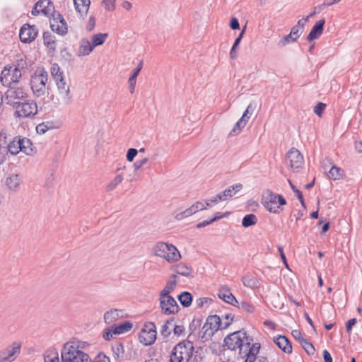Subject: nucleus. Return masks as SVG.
<instances>
[{"mask_svg": "<svg viewBox=\"0 0 362 362\" xmlns=\"http://www.w3.org/2000/svg\"><path fill=\"white\" fill-rule=\"evenodd\" d=\"M223 342L224 346L231 351L238 349L240 356L245 358V362H269L267 357L257 356L261 348L260 344L253 343V338L248 336L243 329L228 334Z\"/></svg>", "mask_w": 362, "mask_h": 362, "instance_id": "f257e3e1", "label": "nucleus"}, {"mask_svg": "<svg viewBox=\"0 0 362 362\" xmlns=\"http://www.w3.org/2000/svg\"><path fill=\"white\" fill-rule=\"evenodd\" d=\"M194 351L193 343L189 340H183L173 349L170 362H189L193 357Z\"/></svg>", "mask_w": 362, "mask_h": 362, "instance_id": "f03ea898", "label": "nucleus"}, {"mask_svg": "<svg viewBox=\"0 0 362 362\" xmlns=\"http://www.w3.org/2000/svg\"><path fill=\"white\" fill-rule=\"evenodd\" d=\"M48 74L43 67H38L30 78V88L36 97H42L46 93Z\"/></svg>", "mask_w": 362, "mask_h": 362, "instance_id": "7ed1b4c3", "label": "nucleus"}, {"mask_svg": "<svg viewBox=\"0 0 362 362\" xmlns=\"http://www.w3.org/2000/svg\"><path fill=\"white\" fill-rule=\"evenodd\" d=\"M155 255L162 257L168 262H177L181 258V255L177 247L170 243L158 242L153 246Z\"/></svg>", "mask_w": 362, "mask_h": 362, "instance_id": "20e7f679", "label": "nucleus"}, {"mask_svg": "<svg viewBox=\"0 0 362 362\" xmlns=\"http://www.w3.org/2000/svg\"><path fill=\"white\" fill-rule=\"evenodd\" d=\"M28 98V94L24 88L13 85L9 86L5 92L4 100L6 104L13 108L16 105L19 106V103L25 100Z\"/></svg>", "mask_w": 362, "mask_h": 362, "instance_id": "39448f33", "label": "nucleus"}, {"mask_svg": "<svg viewBox=\"0 0 362 362\" xmlns=\"http://www.w3.org/2000/svg\"><path fill=\"white\" fill-rule=\"evenodd\" d=\"M62 362H88L89 356L72 345L66 344L61 352Z\"/></svg>", "mask_w": 362, "mask_h": 362, "instance_id": "423d86ee", "label": "nucleus"}, {"mask_svg": "<svg viewBox=\"0 0 362 362\" xmlns=\"http://www.w3.org/2000/svg\"><path fill=\"white\" fill-rule=\"evenodd\" d=\"M286 204V201L282 195L274 194L269 189L263 195V204L269 212L279 213L280 206Z\"/></svg>", "mask_w": 362, "mask_h": 362, "instance_id": "0eeeda50", "label": "nucleus"}, {"mask_svg": "<svg viewBox=\"0 0 362 362\" xmlns=\"http://www.w3.org/2000/svg\"><path fill=\"white\" fill-rule=\"evenodd\" d=\"M22 74L21 69L16 66L12 69V66H6L1 71L0 81L4 86L9 87L13 85H17L21 78Z\"/></svg>", "mask_w": 362, "mask_h": 362, "instance_id": "6e6552de", "label": "nucleus"}, {"mask_svg": "<svg viewBox=\"0 0 362 362\" xmlns=\"http://www.w3.org/2000/svg\"><path fill=\"white\" fill-rule=\"evenodd\" d=\"M222 325L221 317L216 315H209L202 327L203 334L202 338L205 341L208 340L214 334L215 332L224 329Z\"/></svg>", "mask_w": 362, "mask_h": 362, "instance_id": "1a4fd4ad", "label": "nucleus"}, {"mask_svg": "<svg viewBox=\"0 0 362 362\" xmlns=\"http://www.w3.org/2000/svg\"><path fill=\"white\" fill-rule=\"evenodd\" d=\"M156 327L153 322H148L144 324L139 334V341L145 346L153 344L156 339Z\"/></svg>", "mask_w": 362, "mask_h": 362, "instance_id": "9d476101", "label": "nucleus"}, {"mask_svg": "<svg viewBox=\"0 0 362 362\" xmlns=\"http://www.w3.org/2000/svg\"><path fill=\"white\" fill-rule=\"evenodd\" d=\"M22 344L15 341L0 351V362H13L19 356Z\"/></svg>", "mask_w": 362, "mask_h": 362, "instance_id": "9b49d317", "label": "nucleus"}, {"mask_svg": "<svg viewBox=\"0 0 362 362\" xmlns=\"http://www.w3.org/2000/svg\"><path fill=\"white\" fill-rule=\"evenodd\" d=\"M16 110L15 115L18 117H30L35 116L37 112V105L33 100H28V98L19 103V106L13 107Z\"/></svg>", "mask_w": 362, "mask_h": 362, "instance_id": "f8f14e48", "label": "nucleus"}, {"mask_svg": "<svg viewBox=\"0 0 362 362\" xmlns=\"http://www.w3.org/2000/svg\"><path fill=\"white\" fill-rule=\"evenodd\" d=\"M50 18V28L52 31L60 35H65L68 31L66 21L59 12L52 13Z\"/></svg>", "mask_w": 362, "mask_h": 362, "instance_id": "ddd939ff", "label": "nucleus"}, {"mask_svg": "<svg viewBox=\"0 0 362 362\" xmlns=\"http://www.w3.org/2000/svg\"><path fill=\"white\" fill-rule=\"evenodd\" d=\"M160 308L164 315H174L178 313L180 308L175 298L169 296L168 297H159Z\"/></svg>", "mask_w": 362, "mask_h": 362, "instance_id": "4468645a", "label": "nucleus"}, {"mask_svg": "<svg viewBox=\"0 0 362 362\" xmlns=\"http://www.w3.org/2000/svg\"><path fill=\"white\" fill-rule=\"evenodd\" d=\"M38 34V29L35 25H30V24H24L19 33V37L22 42L30 43L34 41Z\"/></svg>", "mask_w": 362, "mask_h": 362, "instance_id": "2eb2a0df", "label": "nucleus"}, {"mask_svg": "<svg viewBox=\"0 0 362 362\" xmlns=\"http://www.w3.org/2000/svg\"><path fill=\"white\" fill-rule=\"evenodd\" d=\"M286 157L292 168H298L303 162V155L296 148H291L286 153Z\"/></svg>", "mask_w": 362, "mask_h": 362, "instance_id": "dca6fc26", "label": "nucleus"}, {"mask_svg": "<svg viewBox=\"0 0 362 362\" xmlns=\"http://www.w3.org/2000/svg\"><path fill=\"white\" fill-rule=\"evenodd\" d=\"M325 24V20L324 18L316 22L307 36V40L311 42L313 40L318 39L322 34Z\"/></svg>", "mask_w": 362, "mask_h": 362, "instance_id": "f3484780", "label": "nucleus"}, {"mask_svg": "<svg viewBox=\"0 0 362 362\" xmlns=\"http://www.w3.org/2000/svg\"><path fill=\"white\" fill-rule=\"evenodd\" d=\"M60 94L63 95V100L66 104H69L71 100L69 86L66 83L64 78L55 82Z\"/></svg>", "mask_w": 362, "mask_h": 362, "instance_id": "a211bd4d", "label": "nucleus"}, {"mask_svg": "<svg viewBox=\"0 0 362 362\" xmlns=\"http://www.w3.org/2000/svg\"><path fill=\"white\" fill-rule=\"evenodd\" d=\"M35 4L42 14L45 16H52V13H57L54 10L52 2L49 0H39Z\"/></svg>", "mask_w": 362, "mask_h": 362, "instance_id": "6ab92c4d", "label": "nucleus"}, {"mask_svg": "<svg viewBox=\"0 0 362 362\" xmlns=\"http://www.w3.org/2000/svg\"><path fill=\"white\" fill-rule=\"evenodd\" d=\"M218 296L228 304L238 306V301L228 288L223 287L218 290Z\"/></svg>", "mask_w": 362, "mask_h": 362, "instance_id": "aec40b11", "label": "nucleus"}, {"mask_svg": "<svg viewBox=\"0 0 362 362\" xmlns=\"http://www.w3.org/2000/svg\"><path fill=\"white\" fill-rule=\"evenodd\" d=\"M274 341L284 353L291 354L292 352L291 344L285 336L279 335L274 338Z\"/></svg>", "mask_w": 362, "mask_h": 362, "instance_id": "412c9836", "label": "nucleus"}, {"mask_svg": "<svg viewBox=\"0 0 362 362\" xmlns=\"http://www.w3.org/2000/svg\"><path fill=\"white\" fill-rule=\"evenodd\" d=\"M243 188L242 184H235L226 188L223 192L219 194L218 199L222 202L230 199L236 192L241 190Z\"/></svg>", "mask_w": 362, "mask_h": 362, "instance_id": "4be33fe9", "label": "nucleus"}, {"mask_svg": "<svg viewBox=\"0 0 362 362\" xmlns=\"http://www.w3.org/2000/svg\"><path fill=\"white\" fill-rule=\"evenodd\" d=\"M170 278L172 280H170L167 282L164 288L160 292L159 297L163 298V297H168L171 292H173L177 285V276L175 274H173Z\"/></svg>", "mask_w": 362, "mask_h": 362, "instance_id": "5701e85b", "label": "nucleus"}, {"mask_svg": "<svg viewBox=\"0 0 362 362\" xmlns=\"http://www.w3.org/2000/svg\"><path fill=\"white\" fill-rule=\"evenodd\" d=\"M122 317V310L111 309L104 314V321L106 324H111Z\"/></svg>", "mask_w": 362, "mask_h": 362, "instance_id": "b1692460", "label": "nucleus"}, {"mask_svg": "<svg viewBox=\"0 0 362 362\" xmlns=\"http://www.w3.org/2000/svg\"><path fill=\"white\" fill-rule=\"evenodd\" d=\"M18 145H20L21 151L25 153L26 155H32L34 152L33 145L32 141L28 138L18 137Z\"/></svg>", "mask_w": 362, "mask_h": 362, "instance_id": "393cba45", "label": "nucleus"}, {"mask_svg": "<svg viewBox=\"0 0 362 362\" xmlns=\"http://www.w3.org/2000/svg\"><path fill=\"white\" fill-rule=\"evenodd\" d=\"M76 11L81 16L86 15L90 4V0H73Z\"/></svg>", "mask_w": 362, "mask_h": 362, "instance_id": "a878e982", "label": "nucleus"}, {"mask_svg": "<svg viewBox=\"0 0 362 362\" xmlns=\"http://www.w3.org/2000/svg\"><path fill=\"white\" fill-rule=\"evenodd\" d=\"M43 42L44 45L50 50L54 52L56 50V39L51 33L47 31L43 33Z\"/></svg>", "mask_w": 362, "mask_h": 362, "instance_id": "bb28decb", "label": "nucleus"}, {"mask_svg": "<svg viewBox=\"0 0 362 362\" xmlns=\"http://www.w3.org/2000/svg\"><path fill=\"white\" fill-rule=\"evenodd\" d=\"M94 49L91 45V43L87 39H82L81 45L78 50V56H86L88 55Z\"/></svg>", "mask_w": 362, "mask_h": 362, "instance_id": "cd10ccee", "label": "nucleus"}, {"mask_svg": "<svg viewBox=\"0 0 362 362\" xmlns=\"http://www.w3.org/2000/svg\"><path fill=\"white\" fill-rule=\"evenodd\" d=\"M112 326L114 328L115 334H120L131 330L133 325L129 321H125L120 324H114Z\"/></svg>", "mask_w": 362, "mask_h": 362, "instance_id": "c85d7f7f", "label": "nucleus"}, {"mask_svg": "<svg viewBox=\"0 0 362 362\" xmlns=\"http://www.w3.org/2000/svg\"><path fill=\"white\" fill-rule=\"evenodd\" d=\"M21 183V178L18 175L13 174L6 178V184L11 190L16 191Z\"/></svg>", "mask_w": 362, "mask_h": 362, "instance_id": "c756f323", "label": "nucleus"}, {"mask_svg": "<svg viewBox=\"0 0 362 362\" xmlns=\"http://www.w3.org/2000/svg\"><path fill=\"white\" fill-rule=\"evenodd\" d=\"M44 362H59V354L56 349H49L45 352Z\"/></svg>", "mask_w": 362, "mask_h": 362, "instance_id": "7c9ffc66", "label": "nucleus"}, {"mask_svg": "<svg viewBox=\"0 0 362 362\" xmlns=\"http://www.w3.org/2000/svg\"><path fill=\"white\" fill-rule=\"evenodd\" d=\"M177 299L183 307L188 308L192 304L193 297L189 292L184 291L177 296Z\"/></svg>", "mask_w": 362, "mask_h": 362, "instance_id": "2f4dec72", "label": "nucleus"}, {"mask_svg": "<svg viewBox=\"0 0 362 362\" xmlns=\"http://www.w3.org/2000/svg\"><path fill=\"white\" fill-rule=\"evenodd\" d=\"M18 137H15L13 140L8 144L6 141V148L8 153L16 156L21 151L20 145H18Z\"/></svg>", "mask_w": 362, "mask_h": 362, "instance_id": "473e14b6", "label": "nucleus"}, {"mask_svg": "<svg viewBox=\"0 0 362 362\" xmlns=\"http://www.w3.org/2000/svg\"><path fill=\"white\" fill-rule=\"evenodd\" d=\"M344 175V171L343 169L336 165H333L328 173V177L333 180H337L342 178Z\"/></svg>", "mask_w": 362, "mask_h": 362, "instance_id": "72a5a7b5", "label": "nucleus"}, {"mask_svg": "<svg viewBox=\"0 0 362 362\" xmlns=\"http://www.w3.org/2000/svg\"><path fill=\"white\" fill-rule=\"evenodd\" d=\"M8 155L6 148V136L3 134H0V165L6 161Z\"/></svg>", "mask_w": 362, "mask_h": 362, "instance_id": "f704fd0d", "label": "nucleus"}, {"mask_svg": "<svg viewBox=\"0 0 362 362\" xmlns=\"http://www.w3.org/2000/svg\"><path fill=\"white\" fill-rule=\"evenodd\" d=\"M108 37L107 33H97L92 37L91 45L95 48L102 45Z\"/></svg>", "mask_w": 362, "mask_h": 362, "instance_id": "c9c22d12", "label": "nucleus"}, {"mask_svg": "<svg viewBox=\"0 0 362 362\" xmlns=\"http://www.w3.org/2000/svg\"><path fill=\"white\" fill-rule=\"evenodd\" d=\"M247 123V119H244L243 118H240L239 120L235 124L233 129L230 132L228 136H233L234 135L238 134L241 129H243L246 124Z\"/></svg>", "mask_w": 362, "mask_h": 362, "instance_id": "e433bc0d", "label": "nucleus"}, {"mask_svg": "<svg viewBox=\"0 0 362 362\" xmlns=\"http://www.w3.org/2000/svg\"><path fill=\"white\" fill-rule=\"evenodd\" d=\"M175 272L181 276H189L192 272V269L184 263H180L175 267Z\"/></svg>", "mask_w": 362, "mask_h": 362, "instance_id": "4c0bfd02", "label": "nucleus"}, {"mask_svg": "<svg viewBox=\"0 0 362 362\" xmlns=\"http://www.w3.org/2000/svg\"><path fill=\"white\" fill-rule=\"evenodd\" d=\"M112 352L117 358H123L124 357L125 351L124 345L122 342H116L112 347Z\"/></svg>", "mask_w": 362, "mask_h": 362, "instance_id": "58836bf2", "label": "nucleus"}, {"mask_svg": "<svg viewBox=\"0 0 362 362\" xmlns=\"http://www.w3.org/2000/svg\"><path fill=\"white\" fill-rule=\"evenodd\" d=\"M51 75L55 82L64 78L63 71L57 64H53L50 69Z\"/></svg>", "mask_w": 362, "mask_h": 362, "instance_id": "ea45409f", "label": "nucleus"}, {"mask_svg": "<svg viewBox=\"0 0 362 362\" xmlns=\"http://www.w3.org/2000/svg\"><path fill=\"white\" fill-rule=\"evenodd\" d=\"M257 223V218L253 214L245 215L242 220V226L245 228L254 226Z\"/></svg>", "mask_w": 362, "mask_h": 362, "instance_id": "a19ab883", "label": "nucleus"}, {"mask_svg": "<svg viewBox=\"0 0 362 362\" xmlns=\"http://www.w3.org/2000/svg\"><path fill=\"white\" fill-rule=\"evenodd\" d=\"M124 180L122 175H116L113 180H112L107 185V191L110 192L114 190L118 185H119Z\"/></svg>", "mask_w": 362, "mask_h": 362, "instance_id": "79ce46f5", "label": "nucleus"}, {"mask_svg": "<svg viewBox=\"0 0 362 362\" xmlns=\"http://www.w3.org/2000/svg\"><path fill=\"white\" fill-rule=\"evenodd\" d=\"M243 284L244 286L249 288H255L257 286V280L252 276L246 275L242 279Z\"/></svg>", "mask_w": 362, "mask_h": 362, "instance_id": "37998d69", "label": "nucleus"}, {"mask_svg": "<svg viewBox=\"0 0 362 362\" xmlns=\"http://www.w3.org/2000/svg\"><path fill=\"white\" fill-rule=\"evenodd\" d=\"M300 344L308 355L314 354L315 347L307 339H302Z\"/></svg>", "mask_w": 362, "mask_h": 362, "instance_id": "c03bdc74", "label": "nucleus"}, {"mask_svg": "<svg viewBox=\"0 0 362 362\" xmlns=\"http://www.w3.org/2000/svg\"><path fill=\"white\" fill-rule=\"evenodd\" d=\"M202 320L200 317H194L192 322L189 324V328L190 334L194 333L201 326Z\"/></svg>", "mask_w": 362, "mask_h": 362, "instance_id": "a18cd8bd", "label": "nucleus"}, {"mask_svg": "<svg viewBox=\"0 0 362 362\" xmlns=\"http://www.w3.org/2000/svg\"><path fill=\"white\" fill-rule=\"evenodd\" d=\"M297 40L294 39L291 33L283 37L277 43L278 47H283L291 42H296Z\"/></svg>", "mask_w": 362, "mask_h": 362, "instance_id": "49530a36", "label": "nucleus"}, {"mask_svg": "<svg viewBox=\"0 0 362 362\" xmlns=\"http://www.w3.org/2000/svg\"><path fill=\"white\" fill-rule=\"evenodd\" d=\"M237 307L247 312V313H253L255 310V307L247 301H242L240 305H239L238 304Z\"/></svg>", "mask_w": 362, "mask_h": 362, "instance_id": "de8ad7c7", "label": "nucleus"}, {"mask_svg": "<svg viewBox=\"0 0 362 362\" xmlns=\"http://www.w3.org/2000/svg\"><path fill=\"white\" fill-rule=\"evenodd\" d=\"M138 75H139V74H138L137 71H133L132 74L129 78L128 83H129V90H130V93H133L134 91L135 86H136V78H137Z\"/></svg>", "mask_w": 362, "mask_h": 362, "instance_id": "09e8293b", "label": "nucleus"}, {"mask_svg": "<svg viewBox=\"0 0 362 362\" xmlns=\"http://www.w3.org/2000/svg\"><path fill=\"white\" fill-rule=\"evenodd\" d=\"M51 123L49 122H42L41 124H39L36 127V132L40 134H45L48 129H51Z\"/></svg>", "mask_w": 362, "mask_h": 362, "instance_id": "8fccbe9b", "label": "nucleus"}, {"mask_svg": "<svg viewBox=\"0 0 362 362\" xmlns=\"http://www.w3.org/2000/svg\"><path fill=\"white\" fill-rule=\"evenodd\" d=\"M255 106L253 105L252 103H250L247 109L245 110V111L244 112L243 115H242L241 118H243L244 119H247V120L250 119V117H251V115H252L254 110H255Z\"/></svg>", "mask_w": 362, "mask_h": 362, "instance_id": "3c124183", "label": "nucleus"}, {"mask_svg": "<svg viewBox=\"0 0 362 362\" xmlns=\"http://www.w3.org/2000/svg\"><path fill=\"white\" fill-rule=\"evenodd\" d=\"M304 30L300 29L298 25H294L291 28L290 33L292 35L294 39L297 40L301 35Z\"/></svg>", "mask_w": 362, "mask_h": 362, "instance_id": "603ef678", "label": "nucleus"}, {"mask_svg": "<svg viewBox=\"0 0 362 362\" xmlns=\"http://www.w3.org/2000/svg\"><path fill=\"white\" fill-rule=\"evenodd\" d=\"M103 4L106 10L112 11L115 8V0H103Z\"/></svg>", "mask_w": 362, "mask_h": 362, "instance_id": "864d4df0", "label": "nucleus"}, {"mask_svg": "<svg viewBox=\"0 0 362 362\" xmlns=\"http://www.w3.org/2000/svg\"><path fill=\"white\" fill-rule=\"evenodd\" d=\"M138 153V151L136 148H130L128 149L126 157L129 162L134 160V158Z\"/></svg>", "mask_w": 362, "mask_h": 362, "instance_id": "5fc2aeb1", "label": "nucleus"}, {"mask_svg": "<svg viewBox=\"0 0 362 362\" xmlns=\"http://www.w3.org/2000/svg\"><path fill=\"white\" fill-rule=\"evenodd\" d=\"M113 334H115L114 328L111 326L104 331L103 338L105 340L109 341L113 337Z\"/></svg>", "mask_w": 362, "mask_h": 362, "instance_id": "6e6d98bb", "label": "nucleus"}, {"mask_svg": "<svg viewBox=\"0 0 362 362\" xmlns=\"http://www.w3.org/2000/svg\"><path fill=\"white\" fill-rule=\"evenodd\" d=\"M95 18L93 16H90L87 22V25L86 26V29L88 32L92 31L95 26Z\"/></svg>", "mask_w": 362, "mask_h": 362, "instance_id": "4d7b16f0", "label": "nucleus"}, {"mask_svg": "<svg viewBox=\"0 0 362 362\" xmlns=\"http://www.w3.org/2000/svg\"><path fill=\"white\" fill-rule=\"evenodd\" d=\"M221 319L226 320L224 322L223 328L226 329L233 322V317L230 313H226L223 315L221 317Z\"/></svg>", "mask_w": 362, "mask_h": 362, "instance_id": "13d9d810", "label": "nucleus"}, {"mask_svg": "<svg viewBox=\"0 0 362 362\" xmlns=\"http://www.w3.org/2000/svg\"><path fill=\"white\" fill-rule=\"evenodd\" d=\"M326 107V105L321 102H319L314 108V112L318 115L321 116L322 112L325 110Z\"/></svg>", "mask_w": 362, "mask_h": 362, "instance_id": "bf43d9fd", "label": "nucleus"}, {"mask_svg": "<svg viewBox=\"0 0 362 362\" xmlns=\"http://www.w3.org/2000/svg\"><path fill=\"white\" fill-rule=\"evenodd\" d=\"M357 322L356 318H351L349 320H348L346 323V329L347 333L350 334L352 330L353 326H354Z\"/></svg>", "mask_w": 362, "mask_h": 362, "instance_id": "052dcab7", "label": "nucleus"}, {"mask_svg": "<svg viewBox=\"0 0 362 362\" xmlns=\"http://www.w3.org/2000/svg\"><path fill=\"white\" fill-rule=\"evenodd\" d=\"M147 161H148V158H142L141 160H137L134 163V170L136 171L139 170L143 165H144L147 163Z\"/></svg>", "mask_w": 362, "mask_h": 362, "instance_id": "680f3d73", "label": "nucleus"}, {"mask_svg": "<svg viewBox=\"0 0 362 362\" xmlns=\"http://www.w3.org/2000/svg\"><path fill=\"white\" fill-rule=\"evenodd\" d=\"M208 302H211V299L209 298H199L196 300V305L197 308H201Z\"/></svg>", "mask_w": 362, "mask_h": 362, "instance_id": "e2e57ef3", "label": "nucleus"}, {"mask_svg": "<svg viewBox=\"0 0 362 362\" xmlns=\"http://www.w3.org/2000/svg\"><path fill=\"white\" fill-rule=\"evenodd\" d=\"M245 28H246V25L244 27V28L242 30V31L240 33V34L238 35V36L236 37V39L235 40V42L233 45V49H237V47H238V45H240V42H241V40L243 38V36L244 35V33H245Z\"/></svg>", "mask_w": 362, "mask_h": 362, "instance_id": "0e129e2a", "label": "nucleus"}, {"mask_svg": "<svg viewBox=\"0 0 362 362\" xmlns=\"http://www.w3.org/2000/svg\"><path fill=\"white\" fill-rule=\"evenodd\" d=\"M92 362H110V359L105 354H99Z\"/></svg>", "mask_w": 362, "mask_h": 362, "instance_id": "69168bd1", "label": "nucleus"}, {"mask_svg": "<svg viewBox=\"0 0 362 362\" xmlns=\"http://www.w3.org/2000/svg\"><path fill=\"white\" fill-rule=\"evenodd\" d=\"M191 207L194 209V213L198 211H202L206 209V206L201 202H197L191 206Z\"/></svg>", "mask_w": 362, "mask_h": 362, "instance_id": "338daca9", "label": "nucleus"}, {"mask_svg": "<svg viewBox=\"0 0 362 362\" xmlns=\"http://www.w3.org/2000/svg\"><path fill=\"white\" fill-rule=\"evenodd\" d=\"M160 333L163 337H168L170 336L171 331L169 329L168 325L164 324L161 327Z\"/></svg>", "mask_w": 362, "mask_h": 362, "instance_id": "774afa93", "label": "nucleus"}]
</instances>
